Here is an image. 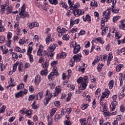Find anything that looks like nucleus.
I'll return each mask as SVG.
<instances>
[{
	"instance_id": "1",
	"label": "nucleus",
	"mask_w": 125,
	"mask_h": 125,
	"mask_svg": "<svg viewBox=\"0 0 125 125\" xmlns=\"http://www.w3.org/2000/svg\"><path fill=\"white\" fill-rule=\"evenodd\" d=\"M77 83L82 86V90H84L87 86V83H88V76L79 77L77 80Z\"/></svg>"
},
{
	"instance_id": "2",
	"label": "nucleus",
	"mask_w": 125,
	"mask_h": 125,
	"mask_svg": "<svg viewBox=\"0 0 125 125\" xmlns=\"http://www.w3.org/2000/svg\"><path fill=\"white\" fill-rule=\"evenodd\" d=\"M58 45L57 44H51L49 47L47 49V55L48 57H50V59H52L53 58V56H54V50L56 47H57Z\"/></svg>"
},
{
	"instance_id": "3",
	"label": "nucleus",
	"mask_w": 125,
	"mask_h": 125,
	"mask_svg": "<svg viewBox=\"0 0 125 125\" xmlns=\"http://www.w3.org/2000/svg\"><path fill=\"white\" fill-rule=\"evenodd\" d=\"M45 95L46 96L44 100V103L45 105H47L48 103L50 101V100H51V98H52L53 95H52V93L49 90L46 91Z\"/></svg>"
},
{
	"instance_id": "4",
	"label": "nucleus",
	"mask_w": 125,
	"mask_h": 125,
	"mask_svg": "<svg viewBox=\"0 0 125 125\" xmlns=\"http://www.w3.org/2000/svg\"><path fill=\"white\" fill-rule=\"evenodd\" d=\"M37 55L40 56V57H43V56L47 55V52L45 50H43V46L42 45L39 46L37 51Z\"/></svg>"
},
{
	"instance_id": "5",
	"label": "nucleus",
	"mask_w": 125,
	"mask_h": 125,
	"mask_svg": "<svg viewBox=\"0 0 125 125\" xmlns=\"http://www.w3.org/2000/svg\"><path fill=\"white\" fill-rule=\"evenodd\" d=\"M111 9H107L103 13V16L104 18H103L102 19L105 21H108L110 19V14H111Z\"/></svg>"
},
{
	"instance_id": "6",
	"label": "nucleus",
	"mask_w": 125,
	"mask_h": 125,
	"mask_svg": "<svg viewBox=\"0 0 125 125\" xmlns=\"http://www.w3.org/2000/svg\"><path fill=\"white\" fill-rule=\"evenodd\" d=\"M20 14L21 18H25V17H28L29 15L28 13L25 12V5H23L19 9Z\"/></svg>"
},
{
	"instance_id": "7",
	"label": "nucleus",
	"mask_w": 125,
	"mask_h": 125,
	"mask_svg": "<svg viewBox=\"0 0 125 125\" xmlns=\"http://www.w3.org/2000/svg\"><path fill=\"white\" fill-rule=\"evenodd\" d=\"M110 32L113 33V34H115V39L116 40H119L122 38V34L120 33V32H117V30H116V29L115 28L112 27L110 29Z\"/></svg>"
},
{
	"instance_id": "8",
	"label": "nucleus",
	"mask_w": 125,
	"mask_h": 125,
	"mask_svg": "<svg viewBox=\"0 0 125 125\" xmlns=\"http://www.w3.org/2000/svg\"><path fill=\"white\" fill-rule=\"evenodd\" d=\"M78 23H80V19L74 20V19L71 18L70 20V28H72L74 25H77Z\"/></svg>"
},
{
	"instance_id": "9",
	"label": "nucleus",
	"mask_w": 125,
	"mask_h": 125,
	"mask_svg": "<svg viewBox=\"0 0 125 125\" xmlns=\"http://www.w3.org/2000/svg\"><path fill=\"white\" fill-rule=\"evenodd\" d=\"M84 13V11L83 9H77L75 10L73 12L74 15L76 17H79L81 15H83Z\"/></svg>"
},
{
	"instance_id": "10",
	"label": "nucleus",
	"mask_w": 125,
	"mask_h": 125,
	"mask_svg": "<svg viewBox=\"0 0 125 125\" xmlns=\"http://www.w3.org/2000/svg\"><path fill=\"white\" fill-rule=\"evenodd\" d=\"M82 57H83V56H82V54L79 53L74 55L73 57V59L74 61H75V62H80V61H82Z\"/></svg>"
},
{
	"instance_id": "11",
	"label": "nucleus",
	"mask_w": 125,
	"mask_h": 125,
	"mask_svg": "<svg viewBox=\"0 0 125 125\" xmlns=\"http://www.w3.org/2000/svg\"><path fill=\"white\" fill-rule=\"evenodd\" d=\"M119 80L120 83V85L121 86H123L124 82L125 83V74H123L122 73H120Z\"/></svg>"
},
{
	"instance_id": "12",
	"label": "nucleus",
	"mask_w": 125,
	"mask_h": 125,
	"mask_svg": "<svg viewBox=\"0 0 125 125\" xmlns=\"http://www.w3.org/2000/svg\"><path fill=\"white\" fill-rule=\"evenodd\" d=\"M54 41V39L51 37V34H48L46 38H45V42L46 44H49L50 42H52Z\"/></svg>"
},
{
	"instance_id": "13",
	"label": "nucleus",
	"mask_w": 125,
	"mask_h": 125,
	"mask_svg": "<svg viewBox=\"0 0 125 125\" xmlns=\"http://www.w3.org/2000/svg\"><path fill=\"white\" fill-rule=\"evenodd\" d=\"M117 105H118V102L117 101H113L111 102V104L110 105V112H113V111H115Z\"/></svg>"
},
{
	"instance_id": "14",
	"label": "nucleus",
	"mask_w": 125,
	"mask_h": 125,
	"mask_svg": "<svg viewBox=\"0 0 125 125\" xmlns=\"http://www.w3.org/2000/svg\"><path fill=\"white\" fill-rule=\"evenodd\" d=\"M41 82H42V77H41V76L39 75H36L35 78V82H34L35 85H39Z\"/></svg>"
},
{
	"instance_id": "15",
	"label": "nucleus",
	"mask_w": 125,
	"mask_h": 125,
	"mask_svg": "<svg viewBox=\"0 0 125 125\" xmlns=\"http://www.w3.org/2000/svg\"><path fill=\"white\" fill-rule=\"evenodd\" d=\"M113 60V53L112 52H110L108 54L107 56V63L106 65L107 66H109L111 63V61Z\"/></svg>"
},
{
	"instance_id": "16",
	"label": "nucleus",
	"mask_w": 125,
	"mask_h": 125,
	"mask_svg": "<svg viewBox=\"0 0 125 125\" xmlns=\"http://www.w3.org/2000/svg\"><path fill=\"white\" fill-rule=\"evenodd\" d=\"M109 95H110V91L108 90V89H105L104 92H103L102 97L103 98H108L109 97Z\"/></svg>"
},
{
	"instance_id": "17",
	"label": "nucleus",
	"mask_w": 125,
	"mask_h": 125,
	"mask_svg": "<svg viewBox=\"0 0 125 125\" xmlns=\"http://www.w3.org/2000/svg\"><path fill=\"white\" fill-rule=\"evenodd\" d=\"M60 6L62 7V8H64V9H68V5H67V3L65 2H63V1H61L60 2Z\"/></svg>"
},
{
	"instance_id": "18",
	"label": "nucleus",
	"mask_w": 125,
	"mask_h": 125,
	"mask_svg": "<svg viewBox=\"0 0 125 125\" xmlns=\"http://www.w3.org/2000/svg\"><path fill=\"white\" fill-rule=\"evenodd\" d=\"M120 23L121 24L119 25V28L121 30H124L125 31V20H121L120 21Z\"/></svg>"
},
{
	"instance_id": "19",
	"label": "nucleus",
	"mask_w": 125,
	"mask_h": 125,
	"mask_svg": "<svg viewBox=\"0 0 125 125\" xmlns=\"http://www.w3.org/2000/svg\"><path fill=\"white\" fill-rule=\"evenodd\" d=\"M80 50H81V46L80 45H77V46L74 47L73 53L77 54V53L80 52Z\"/></svg>"
},
{
	"instance_id": "20",
	"label": "nucleus",
	"mask_w": 125,
	"mask_h": 125,
	"mask_svg": "<svg viewBox=\"0 0 125 125\" xmlns=\"http://www.w3.org/2000/svg\"><path fill=\"white\" fill-rule=\"evenodd\" d=\"M18 70L19 72H23V63L21 62L18 61Z\"/></svg>"
},
{
	"instance_id": "21",
	"label": "nucleus",
	"mask_w": 125,
	"mask_h": 125,
	"mask_svg": "<svg viewBox=\"0 0 125 125\" xmlns=\"http://www.w3.org/2000/svg\"><path fill=\"white\" fill-rule=\"evenodd\" d=\"M83 19L84 22H86V21H88V22H90L91 21V17L89 15H87L85 17H83Z\"/></svg>"
},
{
	"instance_id": "22",
	"label": "nucleus",
	"mask_w": 125,
	"mask_h": 125,
	"mask_svg": "<svg viewBox=\"0 0 125 125\" xmlns=\"http://www.w3.org/2000/svg\"><path fill=\"white\" fill-rule=\"evenodd\" d=\"M100 110L101 112H106L108 110V107H107V105L106 104H104V105H102L100 107Z\"/></svg>"
},
{
	"instance_id": "23",
	"label": "nucleus",
	"mask_w": 125,
	"mask_h": 125,
	"mask_svg": "<svg viewBox=\"0 0 125 125\" xmlns=\"http://www.w3.org/2000/svg\"><path fill=\"white\" fill-rule=\"evenodd\" d=\"M7 5L6 4H4L0 5V12L1 14H3L4 12H5V7Z\"/></svg>"
},
{
	"instance_id": "24",
	"label": "nucleus",
	"mask_w": 125,
	"mask_h": 125,
	"mask_svg": "<svg viewBox=\"0 0 125 125\" xmlns=\"http://www.w3.org/2000/svg\"><path fill=\"white\" fill-rule=\"evenodd\" d=\"M96 41L101 44H104V43H105V41L102 37H98L96 38Z\"/></svg>"
},
{
	"instance_id": "25",
	"label": "nucleus",
	"mask_w": 125,
	"mask_h": 125,
	"mask_svg": "<svg viewBox=\"0 0 125 125\" xmlns=\"http://www.w3.org/2000/svg\"><path fill=\"white\" fill-rule=\"evenodd\" d=\"M15 49L17 52H21V53H24V52H26V49H21V48H20V47L17 46L16 47Z\"/></svg>"
},
{
	"instance_id": "26",
	"label": "nucleus",
	"mask_w": 125,
	"mask_h": 125,
	"mask_svg": "<svg viewBox=\"0 0 125 125\" xmlns=\"http://www.w3.org/2000/svg\"><path fill=\"white\" fill-rule=\"evenodd\" d=\"M56 111H57V108H53L52 109H51L50 110V116L51 117H53V116H54V114H55V113H56Z\"/></svg>"
},
{
	"instance_id": "27",
	"label": "nucleus",
	"mask_w": 125,
	"mask_h": 125,
	"mask_svg": "<svg viewBox=\"0 0 125 125\" xmlns=\"http://www.w3.org/2000/svg\"><path fill=\"white\" fill-rule=\"evenodd\" d=\"M79 122L81 123L82 125H87V121H86V118H82L79 120Z\"/></svg>"
},
{
	"instance_id": "28",
	"label": "nucleus",
	"mask_w": 125,
	"mask_h": 125,
	"mask_svg": "<svg viewBox=\"0 0 125 125\" xmlns=\"http://www.w3.org/2000/svg\"><path fill=\"white\" fill-rule=\"evenodd\" d=\"M124 68L123 64H119L118 65L116 66V72H120L121 70Z\"/></svg>"
},
{
	"instance_id": "29",
	"label": "nucleus",
	"mask_w": 125,
	"mask_h": 125,
	"mask_svg": "<svg viewBox=\"0 0 125 125\" xmlns=\"http://www.w3.org/2000/svg\"><path fill=\"white\" fill-rule=\"evenodd\" d=\"M26 43V38L23 37L21 39H20L19 40V44L21 45H23Z\"/></svg>"
},
{
	"instance_id": "30",
	"label": "nucleus",
	"mask_w": 125,
	"mask_h": 125,
	"mask_svg": "<svg viewBox=\"0 0 125 125\" xmlns=\"http://www.w3.org/2000/svg\"><path fill=\"white\" fill-rule=\"evenodd\" d=\"M89 106V104H83L81 105V108L82 110H85V109H87V108H88Z\"/></svg>"
},
{
	"instance_id": "31",
	"label": "nucleus",
	"mask_w": 125,
	"mask_h": 125,
	"mask_svg": "<svg viewBox=\"0 0 125 125\" xmlns=\"http://www.w3.org/2000/svg\"><path fill=\"white\" fill-rule=\"evenodd\" d=\"M65 118H66V119H67V120H65V121L64 122V125H71V121H70V120L69 119V116H65Z\"/></svg>"
},
{
	"instance_id": "32",
	"label": "nucleus",
	"mask_w": 125,
	"mask_h": 125,
	"mask_svg": "<svg viewBox=\"0 0 125 125\" xmlns=\"http://www.w3.org/2000/svg\"><path fill=\"white\" fill-rule=\"evenodd\" d=\"M90 5L93 7H97V6H98V4H97V2L95 1V0H91Z\"/></svg>"
},
{
	"instance_id": "33",
	"label": "nucleus",
	"mask_w": 125,
	"mask_h": 125,
	"mask_svg": "<svg viewBox=\"0 0 125 125\" xmlns=\"http://www.w3.org/2000/svg\"><path fill=\"white\" fill-rule=\"evenodd\" d=\"M12 9H13L12 6H8L7 8L6 9V14H10V13L12 12Z\"/></svg>"
},
{
	"instance_id": "34",
	"label": "nucleus",
	"mask_w": 125,
	"mask_h": 125,
	"mask_svg": "<svg viewBox=\"0 0 125 125\" xmlns=\"http://www.w3.org/2000/svg\"><path fill=\"white\" fill-rule=\"evenodd\" d=\"M42 96H43V93H42V92H39L37 95V100H41V99L42 98Z\"/></svg>"
},
{
	"instance_id": "35",
	"label": "nucleus",
	"mask_w": 125,
	"mask_h": 125,
	"mask_svg": "<svg viewBox=\"0 0 125 125\" xmlns=\"http://www.w3.org/2000/svg\"><path fill=\"white\" fill-rule=\"evenodd\" d=\"M108 27L105 26V27L103 30L102 35V36H103V37H104V36H106L107 33H108Z\"/></svg>"
},
{
	"instance_id": "36",
	"label": "nucleus",
	"mask_w": 125,
	"mask_h": 125,
	"mask_svg": "<svg viewBox=\"0 0 125 125\" xmlns=\"http://www.w3.org/2000/svg\"><path fill=\"white\" fill-rule=\"evenodd\" d=\"M103 66H104V64L103 63L101 62L99 63V64H98V66L97 67L98 72L101 71V69L103 68Z\"/></svg>"
},
{
	"instance_id": "37",
	"label": "nucleus",
	"mask_w": 125,
	"mask_h": 125,
	"mask_svg": "<svg viewBox=\"0 0 125 125\" xmlns=\"http://www.w3.org/2000/svg\"><path fill=\"white\" fill-rule=\"evenodd\" d=\"M125 85L122 88V91L120 93V97L123 98V97H125Z\"/></svg>"
},
{
	"instance_id": "38",
	"label": "nucleus",
	"mask_w": 125,
	"mask_h": 125,
	"mask_svg": "<svg viewBox=\"0 0 125 125\" xmlns=\"http://www.w3.org/2000/svg\"><path fill=\"white\" fill-rule=\"evenodd\" d=\"M49 1L51 4L53 5H57L58 4V0H49Z\"/></svg>"
},
{
	"instance_id": "39",
	"label": "nucleus",
	"mask_w": 125,
	"mask_h": 125,
	"mask_svg": "<svg viewBox=\"0 0 125 125\" xmlns=\"http://www.w3.org/2000/svg\"><path fill=\"white\" fill-rule=\"evenodd\" d=\"M113 86H114V80H111L108 83V87L109 89H112Z\"/></svg>"
},
{
	"instance_id": "40",
	"label": "nucleus",
	"mask_w": 125,
	"mask_h": 125,
	"mask_svg": "<svg viewBox=\"0 0 125 125\" xmlns=\"http://www.w3.org/2000/svg\"><path fill=\"white\" fill-rule=\"evenodd\" d=\"M47 70H42L40 72V75L41 76H46L47 75Z\"/></svg>"
},
{
	"instance_id": "41",
	"label": "nucleus",
	"mask_w": 125,
	"mask_h": 125,
	"mask_svg": "<svg viewBox=\"0 0 125 125\" xmlns=\"http://www.w3.org/2000/svg\"><path fill=\"white\" fill-rule=\"evenodd\" d=\"M18 66V61L13 65V72H15L17 70V66Z\"/></svg>"
},
{
	"instance_id": "42",
	"label": "nucleus",
	"mask_w": 125,
	"mask_h": 125,
	"mask_svg": "<svg viewBox=\"0 0 125 125\" xmlns=\"http://www.w3.org/2000/svg\"><path fill=\"white\" fill-rule=\"evenodd\" d=\"M70 39V37L69 36V35L68 34H65L62 36V39L63 41H69Z\"/></svg>"
},
{
	"instance_id": "43",
	"label": "nucleus",
	"mask_w": 125,
	"mask_h": 125,
	"mask_svg": "<svg viewBox=\"0 0 125 125\" xmlns=\"http://www.w3.org/2000/svg\"><path fill=\"white\" fill-rule=\"evenodd\" d=\"M108 21H105V20H104L103 19H102L101 21V29L103 30L104 29V27H105V22H107Z\"/></svg>"
},
{
	"instance_id": "44",
	"label": "nucleus",
	"mask_w": 125,
	"mask_h": 125,
	"mask_svg": "<svg viewBox=\"0 0 125 125\" xmlns=\"http://www.w3.org/2000/svg\"><path fill=\"white\" fill-rule=\"evenodd\" d=\"M24 87L25 85L24 84V83H21L17 86V89L18 90H20V89H22V88H24Z\"/></svg>"
},
{
	"instance_id": "45",
	"label": "nucleus",
	"mask_w": 125,
	"mask_h": 125,
	"mask_svg": "<svg viewBox=\"0 0 125 125\" xmlns=\"http://www.w3.org/2000/svg\"><path fill=\"white\" fill-rule=\"evenodd\" d=\"M36 97H37V96H36V95H30L29 96L28 101H33V100H34V99H35V98H36Z\"/></svg>"
},
{
	"instance_id": "46",
	"label": "nucleus",
	"mask_w": 125,
	"mask_h": 125,
	"mask_svg": "<svg viewBox=\"0 0 125 125\" xmlns=\"http://www.w3.org/2000/svg\"><path fill=\"white\" fill-rule=\"evenodd\" d=\"M22 95H23V93H22V91H20V92L15 94V97L17 98H19V97H21V96H22Z\"/></svg>"
},
{
	"instance_id": "47",
	"label": "nucleus",
	"mask_w": 125,
	"mask_h": 125,
	"mask_svg": "<svg viewBox=\"0 0 125 125\" xmlns=\"http://www.w3.org/2000/svg\"><path fill=\"white\" fill-rule=\"evenodd\" d=\"M54 74L53 73H50V74L48 75V78L49 80H51L52 81H53L54 80Z\"/></svg>"
},
{
	"instance_id": "48",
	"label": "nucleus",
	"mask_w": 125,
	"mask_h": 125,
	"mask_svg": "<svg viewBox=\"0 0 125 125\" xmlns=\"http://www.w3.org/2000/svg\"><path fill=\"white\" fill-rule=\"evenodd\" d=\"M51 73H53L55 76H58V71H57V67H54L53 68V72Z\"/></svg>"
},
{
	"instance_id": "49",
	"label": "nucleus",
	"mask_w": 125,
	"mask_h": 125,
	"mask_svg": "<svg viewBox=\"0 0 125 125\" xmlns=\"http://www.w3.org/2000/svg\"><path fill=\"white\" fill-rule=\"evenodd\" d=\"M66 56H67V53L64 52H62L61 53L60 58L64 59V58H66Z\"/></svg>"
},
{
	"instance_id": "50",
	"label": "nucleus",
	"mask_w": 125,
	"mask_h": 125,
	"mask_svg": "<svg viewBox=\"0 0 125 125\" xmlns=\"http://www.w3.org/2000/svg\"><path fill=\"white\" fill-rule=\"evenodd\" d=\"M26 114V117H27V118H31V115H32V110H29L25 112Z\"/></svg>"
},
{
	"instance_id": "51",
	"label": "nucleus",
	"mask_w": 125,
	"mask_h": 125,
	"mask_svg": "<svg viewBox=\"0 0 125 125\" xmlns=\"http://www.w3.org/2000/svg\"><path fill=\"white\" fill-rule=\"evenodd\" d=\"M62 90V88L61 86H58L55 88V91L58 92L59 93H61V91Z\"/></svg>"
},
{
	"instance_id": "52",
	"label": "nucleus",
	"mask_w": 125,
	"mask_h": 125,
	"mask_svg": "<svg viewBox=\"0 0 125 125\" xmlns=\"http://www.w3.org/2000/svg\"><path fill=\"white\" fill-rule=\"evenodd\" d=\"M5 109H6V106L3 105L0 108V114H1L5 112Z\"/></svg>"
},
{
	"instance_id": "53",
	"label": "nucleus",
	"mask_w": 125,
	"mask_h": 125,
	"mask_svg": "<svg viewBox=\"0 0 125 125\" xmlns=\"http://www.w3.org/2000/svg\"><path fill=\"white\" fill-rule=\"evenodd\" d=\"M76 70L77 71H81L83 73H84V71L85 70V68H81V66H78L76 67Z\"/></svg>"
},
{
	"instance_id": "54",
	"label": "nucleus",
	"mask_w": 125,
	"mask_h": 125,
	"mask_svg": "<svg viewBox=\"0 0 125 125\" xmlns=\"http://www.w3.org/2000/svg\"><path fill=\"white\" fill-rule=\"evenodd\" d=\"M123 119V116L122 115H118L116 117V120L114 121V122H117V123L118 122L121 121V120Z\"/></svg>"
},
{
	"instance_id": "55",
	"label": "nucleus",
	"mask_w": 125,
	"mask_h": 125,
	"mask_svg": "<svg viewBox=\"0 0 125 125\" xmlns=\"http://www.w3.org/2000/svg\"><path fill=\"white\" fill-rule=\"evenodd\" d=\"M118 42V45H120V44H124V43H125V38H124L121 40H119Z\"/></svg>"
},
{
	"instance_id": "56",
	"label": "nucleus",
	"mask_w": 125,
	"mask_h": 125,
	"mask_svg": "<svg viewBox=\"0 0 125 125\" xmlns=\"http://www.w3.org/2000/svg\"><path fill=\"white\" fill-rule=\"evenodd\" d=\"M101 92V89L98 88L96 90V92L95 93V95L97 96L100 97V92Z\"/></svg>"
},
{
	"instance_id": "57",
	"label": "nucleus",
	"mask_w": 125,
	"mask_h": 125,
	"mask_svg": "<svg viewBox=\"0 0 125 125\" xmlns=\"http://www.w3.org/2000/svg\"><path fill=\"white\" fill-rule=\"evenodd\" d=\"M12 57L14 59H17L18 58V55L15 52H12Z\"/></svg>"
},
{
	"instance_id": "58",
	"label": "nucleus",
	"mask_w": 125,
	"mask_h": 125,
	"mask_svg": "<svg viewBox=\"0 0 125 125\" xmlns=\"http://www.w3.org/2000/svg\"><path fill=\"white\" fill-rule=\"evenodd\" d=\"M103 115L104 117H111V113L109 111L104 112Z\"/></svg>"
},
{
	"instance_id": "59",
	"label": "nucleus",
	"mask_w": 125,
	"mask_h": 125,
	"mask_svg": "<svg viewBox=\"0 0 125 125\" xmlns=\"http://www.w3.org/2000/svg\"><path fill=\"white\" fill-rule=\"evenodd\" d=\"M67 86L69 89H70V90H74L75 89V86H74L73 84H68Z\"/></svg>"
},
{
	"instance_id": "60",
	"label": "nucleus",
	"mask_w": 125,
	"mask_h": 125,
	"mask_svg": "<svg viewBox=\"0 0 125 125\" xmlns=\"http://www.w3.org/2000/svg\"><path fill=\"white\" fill-rule=\"evenodd\" d=\"M79 30V28L78 27H74L70 29V33H77Z\"/></svg>"
},
{
	"instance_id": "61",
	"label": "nucleus",
	"mask_w": 125,
	"mask_h": 125,
	"mask_svg": "<svg viewBox=\"0 0 125 125\" xmlns=\"http://www.w3.org/2000/svg\"><path fill=\"white\" fill-rule=\"evenodd\" d=\"M42 65L43 66V68L46 69V68L49 66V63L46 62H44L42 63Z\"/></svg>"
},
{
	"instance_id": "62",
	"label": "nucleus",
	"mask_w": 125,
	"mask_h": 125,
	"mask_svg": "<svg viewBox=\"0 0 125 125\" xmlns=\"http://www.w3.org/2000/svg\"><path fill=\"white\" fill-rule=\"evenodd\" d=\"M47 118L48 119V125H52L53 123H52V118H51V117H49V116H47Z\"/></svg>"
},
{
	"instance_id": "63",
	"label": "nucleus",
	"mask_w": 125,
	"mask_h": 125,
	"mask_svg": "<svg viewBox=\"0 0 125 125\" xmlns=\"http://www.w3.org/2000/svg\"><path fill=\"white\" fill-rule=\"evenodd\" d=\"M77 45H78V44H77V42H76V41H73L71 42V47H75V46H77Z\"/></svg>"
},
{
	"instance_id": "64",
	"label": "nucleus",
	"mask_w": 125,
	"mask_h": 125,
	"mask_svg": "<svg viewBox=\"0 0 125 125\" xmlns=\"http://www.w3.org/2000/svg\"><path fill=\"white\" fill-rule=\"evenodd\" d=\"M49 85L51 89H54V88L55 87V83H49Z\"/></svg>"
}]
</instances>
